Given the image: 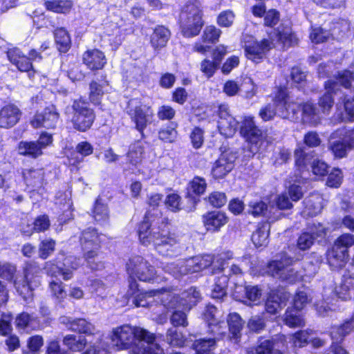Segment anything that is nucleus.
<instances>
[{"label": "nucleus", "mask_w": 354, "mask_h": 354, "mask_svg": "<svg viewBox=\"0 0 354 354\" xmlns=\"http://www.w3.org/2000/svg\"><path fill=\"white\" fill-rule=\"evenodd\" d=\"M169 224V218L163 217L160 211L152 212L151 209H147L138 224L137 235L140 243L145 247L152 243L159 254L171 255L170 252L179 248L180 242L176 234L164 230Z\"/></svg>", "instance_id": "obj_1"}, {"label": "nucleus", "mask_w": 354, "mask_h": 354, "mask_svg": "<svg viewBox=\"0 0 354 354\" xmlns=\"http://www.w3.org/2000/svg\"><path fill=\"white\" fill-rule=\"evenodd\" d=\"M203 10L200 0H187L180 8L178 24L180 35L186 39L200 35L205 26Z\"/></svg>", "instance_id": "obj_2"}, {"label": "nucleus", "mask_w": 354, "mask_h": 354, "mask_svg": "<svg viewBox=\"0 0 354 354\" xmlns=\"http://www.w3.org/2000/svg\"><path fill=\"white\" fill-rule=\"evenodd\" d=\"M70 330L79 334H68L63 337V344L72 352H80L88 344L86 337H94L96 334L95 326L84 318H75L67 322Z\"/></svg>", "instance_id": "obj_3"}, {"label": "nucleus", "mask_w": 354, "mask_h": 354, "mask_svg": "<svg viewBox=\"0 0 354 354\" xmlns=\"http://www.w3.org/2000/svg\"><path fill=\"white\" fill-rule=\"evenodd\" d=\"M127 113L134 124L135 129L140 133L141 139H145V130L154 120L155 113L152 106L141 98H133L127 102Z\"/></svg>", "instance_id": "obj_4"}, {"label": "nucleus", "mask_w": 354, "mask_h": 354, "mask_svg": "<svg viewBox=\"0 0 354 354\" xmlns=\"http://www.w3.org/2000/svg\"><path fill=\"white\" fill-rule=\"evenodd\" d=\"M21 270L22 279L14 281V288L20 296L26 298L40 286L42 269L37 261H26Z\"/></svg>", "instance_id": "obj_5"}, {"label": "nucleus", "mask_w": 354, "mask_h": 354, "mask_svg": "<svg viewBox=\"0 0 354 354\" xmlns=\"http://www.w3.org/2000/svg\"><path fill=\"white\" fill-rule=\"evenodd\" d=\"M71 109V122L73 128L81 133L90 130L95 121L96 114L94 109L91 107L89 102L80 96L73 100Z\"/></svg>", "instance_id": "obj_6"}, {"label": "nucleus", "mask_w": 354, "mask_h": 354, "mask_svg": "<svg viewBox=\"0 0 354 354\" xmlns=\"http://www.w3.org/2000/svg\"><path fill=\"white\" fill-rule=\"evenodd\" d=\"M126 271L129 279H138L140 281L153 283L158 278L155 267L140 255H134L128 259Z\"/></svg>", "instance_id": "obj_7"}, {"label": "nucleus", "mask_w": 354, "mask_h": 354, "mask_svg": "<svg viewBox=\"0 0 354 354\" xmlns=\"http://www.w3.org/2000/svg\"><path fill=\"white\" fill-rule=\"evenodd\" d=\"M331 140L328 150L336 159L346 158L348 153L354 149V127L338 128L330 135Z\"/></svg>", "instance_id": "obj_8"}, {"label": "nucleus", "mask_w": 354, "mask_h": 354, "mask_svg": "<svg viewBox=\"0 0 354 354\" xmlns=\"http://www.w3.org/2000/svg\"><path fill=\"white\" fill-rule=\"evenodd\" d=\"M60 120V113L54 104L46 106L41 111H37L29 123L34 129H55Z\"/></svg>", "instance_id": "obj_9"}, {"label": "nucleus", "mask_w": 354, "mask_h": 354, "mask_svg": "<svg viewBox=\"0 0 354 354\" xmlns=\"http://www.w3.org/2000/svg\"><path fill=\"white\" fill-rule=\"evenodd\" d=\"M241 136L250 147H257L266 138L267 131L256 124L254 117L252 115L243 118L240 126Z\"/></svg>", "instance_id": "obj_10"}, {"label": "nucleus", "mask_w": 354, "mask_h": 354, "mask_svg": "<svg viewBox=\"0 0 354 354\" xmlns=\"http://www.w3.org/2000/svg\"><path fill=\"white\" fill-rule=\"evenodd\" d=\"M263 270L267 276L283 282L292 283L297 277L295 270L283 259L270 260L263 266Z\"/></svg>", "instance_id": "obj_11"}, {"label": "nucleus", "mask_w": 354, "mask_h": 354, "mask_svg": "<svg viewBox=\"0 0 354 354\" xmlns=\"http://www.w3.org/2000/svg\"><path fill=\"white\" fill-rule=\"evenodd\" d=\"M221 33L222 31L214 25L206 26L199 39L193 44L192 52L206 55L218 42Z\"/></svg>", "instance_id": "obj_12"}, {"label": "nucleus", "mask_w": 354, "mask_h": 354, "mask_svg": "<svg viewBox=\"0 0 354 354\" xmlns=\"http://www.w3.org/2000/svg\"><path fill=\"white\" fill-rule=\"evenodd\" d=\"M216 115L218 116L217 127L220 133L225 137L232 136L236 131L238 122L230 113L228 104L226 103L218 104Z\"/></svg>", "instance_id": "obj_13"}, {"label": "nucleus", "mask_w": 354, "mask_h": 354, "mask_svg": "<svg viewBox=\"0 0 354 354\" xmlns=\"http://www.w3.org/2000/svg\"><path fill=\"white\" fill-rule=\"evenodd\" d=\"M272 47V42L263 38L261 41H248L243 46V49L246 58L258 64L263 61Z\"/></svg>", "instance_id": "obj_14"}, {"label": "nucleus", "mask_w": 354, "mask_h": 354, "mask_svg": "<svg viewBox=\"0 0 354 354\" xmlns=\"http://www.w3.org/2000/svg\"><path fill=\"white\" fill-rule=\"evenodd\" d=\"M207 188V183L205 178L194 176L187 183L185 194L187 202L191 207L187 210H195L197 204L200 202V197L203 195Z\"/></svg>", "instance_id": "obj_15"}, {"label": "nucleus", "mask_w": 354, "mask_h": 354, "mask_svg": "<svg viewBox=\"0 0 354 354\" xmlns=\"http://www.w3.org/2000/svg\"><path fill=\"white\" fill-rule=\"evenodd\" d=\"M6 57L8 61L21 73H27L29 77L35 76L36 71L34 69L31 59L24 54L23 51L17 48H8L6 52Z\"/></svg>", "instance_id": "obj_16"}, {"label": "nucleus", "mask_w": 354, "mask_h": 354, "mask_svg": "<svg viewBox=\"0 0 354 354\" xmlns=\"http://www.w3.org/2000/svg\"><path fill=\"white\" fill-rule=\"evenodd\" d=\"M133 326L122 325L113 330L111 342L117 350H127L135 345Z\"/></svg>", "instance_id": "obj_17"}, {"label": "nucleus", "mask_w": 354, "mask_h": 354, "mask_svg": "<svg viewBox=\"0 0 354 354\" xmlns=\"http://www.w3.org/2000/svg\"><path fill=\"white\" fill-rule=\"evenodd\" d=\"M167 291L166 288L153 289L149 290H142L140 289V285L136 279H129V286L127 292V298H133L132 303L135 307L139 308L144 306L142 301L147 297H153L158 295L165 293Z\"/></svg>", "instance_id": "obj_18"}, {"label": "nucleus", "mask_w": 354, "mask_h": 354, "mask_svg": "<svg viewBox=\"0 0 354 354\" xmlns=\"http://www.w3.org/2000/svg\"><path fill=\"white\" fill-rule=\"evenodd\" d=\"M203 225L207 232L216 233L221 231L228 222L227 214L221 210L207 211L201 216Z\"/></svg>", "instance_id": "obj_19"}, {"label": "nucleus", "mask_w": 354, "mask_h": 354, "mask_svg": "<svg viewBox=\"0 0 354 354\" xmlns=\"http://www.w3.org/2000/svg\"><path fill=\"white\" fill-rule=\"evenodd\" d=\"M337 82L333 80H327L324 83V92L318 97L317 106L322 115H328L334 104V95L337 93Z\"/></svg>", "instance_id": "obj_20"}, {"label": "nucleus", "mask_w": 354, "mask_h": 354, "mask_svg": "<svg viewBox=\"0 0 354 354\" xmlns=\"http://www.w3.org/2000/svg\"><path fill=\"white\" fill-rule=\"evenodd\" d=\"M22 111L14 103H7L0 108V129H10L21 120Z\"/></svg>", "instance_id": "obj_21"}, {"label": "nucleus", "mask_w": 354, "mask_h": 354, "mask_svg": "<svg viewBox=\"0 0 354 354\" xmlns=\"http://www.w3.org/2000/svg\"><path fill=\"white\" fill-rule=\"evenodd\" d=\"M294 166L292 176L290 178L295 183H304L303 174L308 171V154L306 152L304 147H298L294 150Z\"/></svg>", "instance_id": "obj_22"}, {"label": "nucleus", "mask_w": 354, "mask_h": 354, "mask_svg": "<svg viewBox=\"0 0 354 354\" xmlns=\"http://www.w3.org/2000/svg\"><path fill=\"white\" fill-rule=\"evenodd\" d=\"M308 228L310 232H302L297 241V248L303 251L308 250L313 245L316 238H323L326 234V227L320 223H313Z\"/></svg>", "instance_id": "obj_23"}, {"label": "nucleus", "mask_w": 354, "mask_h": 354, "mask_svg": "<svg viewBox=\"0 0 354 354\" xmlns=\"http://www.w3.org/2000/svg\"><path fill=\"white\" fill-rule=\"evenodd\" d=\"M171 36V30L164 25H157L153 28L149 35V44L153 51L159 53L167 47Z\"/></svg>", "instance_id": "obj_24"}, {"label": "nucleus", "mask_w": 354, "mask_h": 354, "mask_svg": "<svg viewBox=\"0 0 354 354\" xmlns=\"http://www.w3.org/2000/svg\"><path fill=\"white\" fill-rule=\"evenodd\" d=\"M82 62L86 68L93 72L102 70L106 64L104 53L97 49H88L82 54Z\"/></svg>", "instance_id": "obj_25"}, {"label": "nucleus", "mask_w": 354, "mask_h": 354, "mask_svg": "<svg viewBox=\"0 0 354 354\" xmlns=\"http://www.w3.org/2000/svg\"><path fill=\"white\" fill-rule=\"evenodd\" d=\"M100 80H93L89 83L88 102L94 106L102 105L103 96L106 91L104 88L109 85L107 75L103 74Z\"/></svg>", "instance_id": "obj_26"}, {"label": "nucleus", "mask_w": 354, "mask_h": 354, "mask_svg": "<svg viewBox=\"0 0 354 354\" xmlns=\"http://www.w3.org/2000/svg\"><path fill=\"white\" fill-rule=\"evenodd\" d=\"M290 294L284 290L277 289L272 290L268 295L266 303L265 310L270 315H275L281 308V306L286 305Z\"/></svg>", "instance_id": "obj_27"}, {"label": "nucleus", "mask_w": 354, "mask_h": 354, "mask_svg": "<svg viewBox=\"0 0 354 354\" xmlns=\"http://www.w3.org/2000/svg\"><path fill=\"white\" fill-rule=\"evenodd\" d=\"M274 32L277 37V41L284 48H289L299 44V39L296 33L289 25L281 24L274 29Z\"/></svg>", "instance_id": "obj_28"}, {"label": "nucleus", "mask_w": 354, "mask_h": 354, "mask_svg": "<svg viewBox=\"0 0 354 354\" xmlns=\"http://www.w3.org/2000/svg\"><path fill=\"white\" fill-rule=\"evenodd\" d=\"M348 258L349 254L344 252L333 245L326 252V262L333 271L342 270L346 264Z\"/></svg>", "instance_id": "obj_29"}, {"label": "nucleus", "mask_w": 354, "mask_h": 354, "mask_svg": "<svg viewBox=\"0 0 354 354\" xmlns=\"http://www.w3.org/2000/svg\"><path fill=\"white\" fill-rule=\"evenodd\" d=\"M351 290H354V257L343 274L339 290L337 293L338 297L343 300L350 298Z\"/></svg>", "instance_id": "obj_30"}, {"label": "nucleus", "mask_w": 354, "mask_h": 354, "mask_svg": "<svg viewBox=\"0 0 354 354\" xmlns=\"http://www.w3.org/2000/svg\"><path fill=\"white\" fill-rule=\"evenodd\" d=\"M233 162L225 156L221 155L213 163L211 175L214 180L223 179L233 169Z\"/></svg>", "instance_id": "obj_31"}, {"label": "nucleus", "mask_w": 354, "mask_h": 354, "mask_svg": "<svg viewBox=\"0 0 354 354\" xmlns=\"http://www.w3.org/2000/svg\"><path fill=\"white\" fill-rule=\"evenodd\" d=\"M145 147L140 140H135L129 147L126 156L129 165L136 167L145 158Z\"/></svg>", "instance_id": "obj_32"}, {"label": "nucleus", "mask_w": 354, "mask_h": 354, "mask_svg": "<svg viewBox=\"0 0 354 354\" xmlns=\"http://www.w3.org/2000/svg\"><path fill=\"white\" fill-rule=\"evenodd\" d=\"M55 43L60 54L67 53L72 46L71 37L64 27H57L53 31Z\"/></svg>", "instance_id": "obj_33"}, {"label": "nucleus", "mask_w": 354, "mask_h": 354, "mask_svg": "<svg viewBox=\"0 0 354 354\" xmlns=\"http://www.w3.org/2000/svg\"><path fill=\"white\" fill-rule=\"evenodd\" d=\"M35 140H21L17 145L18 155L30 159H37L44 154Z\"/></svg>", "instance_id": "obj_34"}, {"label": "nucleus", "mask_w": 354, "mask_h": 354, "mask_svg": "<svg viewBox=\"0 0 354 354\" xmlns=\"http://www.w3.org/2000/svg\"><path fill=\"white\" fill-rule=\"evenodd\" d=\"M230 281V275L221 274L214 278L212 285L211 297L219 301H223L227 295V287Z\"/></svg>", "instance_id": "obj_35"}, {"label": "nucleus", "mask_w": 354, "mask_h": 354, "mask_svg": "<svg viewBox=\"0 0 354 354\" xmlns=\"http://www.w3.org/2000/svg\"><path fill=\"white\" fill-rule=\"evenodd\" d=\"M230 338L239 340L241 336V331L243 328L245 322L241 315L236 313H230L226 318Z\"/></svg>", "instance_id": "obj_36"}, {"label": "nucleus", "mask_w": 354, "mask_h": 354, "mask_svg": "<svg viewBox=\"0 0 354 354\" xmlns=\"http://www.w3.org/2000/svg\"><path fill=\"white\" fill-rule=\"evenodd\" d=\"M43 6L47 11L55 14H69L73 8L72 0H44Z\"/></svg>", "instance_id": "obj_37"}, {"label": "nucleus", "mask_w": 354, "mask_h": 354, "mask_svg": "<svg viewBox=\"0 0 354 354\" xmlns=\"http://www.w3.org/2000/svg\"><path fill=\"white\" fill-rule=\"evenodd\" d=\"M214 263H212V271L211 274L222 273L228 266V261L234 258V253L231 250H223L218 253L212 254Z\"/></svg>", "instance_id": "obj_38"}, {"label": "nucleus", "mask_w": 354, "mask_h": 354, "mask_svg": "<svg viewBox=\"0 0 354 354\" xmlns=\"http://www.w3.org/2000/svg\"><path fill=\"white\" fill-rule=\"evenodd\" d=\"M270 227L266 222H260L252 233L251 239L257 248L266 247L269 243Z\"/></svg>", "instance_id": "obj_39"}, {"label": "nucleus", "mask_w": 354, "mask_h": 354, "mask_svg": "<svg viewBox=\"0 0 354 354\" xmlns=\"http://www.w3.org/2000/svg\"><path fill=\"white\" fill-rule=\"evenodd\" d=\"M91 216L95 221L98 223H106L109 219V210L106 203H104L102 198L98 196L91 209Z\"/></svg>", "instance_id": "obj_40"}, {"label": "nucleus", "mask_w": 354, "mask_h": 354, "mask_svg": "<svg viewBox=\"0 0 354 354\" xmlns=\"http://www.w3.org/2000/svg\"><path fill=\"white\" fill-rule=\"evenodd\" d=\"M82 249H88L89 246L101 245L100 234L97 229L89 227L82 231L80 238Z\"/></svg>", "instance_id": "obj_41"}, {"label": "nucleus", "mask_w": 354, "mask_h": 354, "mask_svg": "<svg viewBox=\"0 0 354 354\" xmlns=\"http://www.w3.org/2000/svg\"><path fill=\"white\" fill-rule=\"evenodd\" d=\"M178 124L176 122L171 121L168 122L158 131V139L164 143H174L178 137Z\"/></svg>", "instance_id": "obj_42"}, {"label": "nucleus", "mask_w": 354, "mask_h": 354, "mask_svg": "<svg viewBox=\"0 0 354 354\" xmlns=\"http://www.w3.org/2000/svg\"><path fill=\"white\" fill-rule=\"evenodd\" d=\"M165 205L166 208L174 212H179L181 210H185L187 212H191L194 210H187L191 207V203H188L187 205H184L182 202L181 196L177 193H171L167 195L165 200Z\"/></svg>", "instance_id": "obj_43"}, {"label": "nucleus", "mask_w": 354, "mask_h": 354, "mask_svg": "<svg viewBox=\"0 0 354 354\" xmlns=\"http://www.w3.org/2000/svg\"><path fill=\"white\" fill-rule=\"evenodd\" d=\"M50 226V221L49 217L46 214L37 216L33 221V227L28 226V230H21L22 234L30 236L35 232L40 233L44 232L49 229Z\"/></svg>", "instance_id": "obj_44"}, {"label": "nucleus", "mask_w": 354, "mask_h": 354, "mask_svg": "<svg viewBox=\"0 0 354 354\" xmlns=\"http://www.w3.org/2000/svg\"><path fill=\"white\" fill-rule=\"evenodd\" d=\"M101 245H95L93 246H89L88 249H82L83 257L85 261L87 263L88 266L93 270H97L103 267L102 261H95V259L98 257Z\"/></svg>", "instance_id": "obj_45"}, {"label": "nucleus", "mask_w": 354, "mask_h": 354, "mask_svg": "<svg viewBox=\"0 0 354 354\" xmlns=\"http://www.w3.org/2000/svg\"><path fill=\"white\" fill-rule=\"evenodd\" d=\"M353 330L351 323L347 322V320L339 325L333 326L330 331L332 342H338L342 344L345 337L350 334Z\"/></svg>", "instance_id": "obj_46"}, {"label": "nucleus", "mask_w": 354, "mask_h": 354, "mask_svg": "<svg viewBox=\"0 0 354 354\" xmlns=\"http://www.w3.org/2000/svg\"><path fill=\"white\" fill-rule=\"evenodd\" d=\"M167 343L171 347L183 348L185 346L187 338L176 328H169L165 335Z\"/></svg>", "instance_id": "obj_47"}, {"label": "nucleus", "mask_w": 354, "mask_h": 354, "mask_svg": "<svg viewBox=\"0 0 354 354\" xmlns=\"http://www.w3.org/2000/svg\"><path fill=\"white\" fill-rule=\"evenodd\" d=\"M207 333L215 342L222 339L226 335V326L224 320L217 319L207 324Z\"/></svg>", "instance_id": "obj_48"}, {"label": "nucleus", "mask_w": 354, "mask_h": 354, "mask_svg": "<svg viewBox=\"0 0 354 354\" xmlns=\"http://www.w3.org/2000/svg\"><path fill=\"white\" fill-rule=\"evenodd\" d=\"M295 308L288 307L283 315V323L289 328L303 327L305 324L304 319Z\"/></svg>", "instance_id": "obj_49"}, {"label": "nucleus", "mask_w": 354, "mask_h": 354, "mask_svg": "<svg viewBox=\"0 0 354 354\" xmlns=\"http://www.w3.org/2000/svg\"><path fill=\"white\" fill-rule=\"evenodd\" d=\"M216 343L215 339L201 338L195 340L192 347L195 351L194 354H212L211 351Z\"/></svg>", "instance_id": "obj_50"}, {"label": "nucleus", "mask_w": 354, "mask_h": 354, "mask_svg": "<svg viewBox=\"0 0 354 354\" xmlns=\"http://www.w3.org/2000/svg\"><path fill=\"white\" fill-rule=\"evenodd\" d=\"M22 178L27 185L34 186L43 178L44 172L42 168H29L23 169Z\"/></svg>", "instance_id": "obj_51"}, {"label": "nucleus", "mask_w": 354, "mask_h": 354, "mask_svg": "<svg viewBox=\"0 0 354 354\" xmlns=\"http://www.w3.org/2000/svg\"><path fill=\"white\" fill-rule=\"evenodd\" d=\"M17 267L10 262H0V278L8 282L12 283L14 286V281L16 278Z\"/></svg>", "instance_id": "obj_52"}, {"label": "nucleus", "mask_w": 354, "mask_h": 354, "mask_svg": "<svg viewBox=\"0 0 354 354\" xmlns=\"http://www.w3.org/2000/svg\"><path fill=\"white\" fill-rule=\"evenodd\" d=\"M310 333L307 330H299L291 335L290 342L294 348H303L310 343Z\"/></svg>", "instance_id": "obj_53"}, {"label": "nucleus", "mask_w": 354, "mask_h": 354, "mask_svg": "<svg viewBox=\"0 0 354 354\" xmlns=\"http://www.w3.org/2000/svg\"><path fill=\"white\" fill-rule=\"evenodd\" d=\"M134 343L136 345V341L145 342L148 344H153L156 341V336L154 333H150L145 328L139 326H133Z\"/></svg>", "instance_id": "obj_54"}, {"label": "nucleus", "mask_w": 354, "mask_h": 354, "mask_svg": "<svg viewBox=\"0 0 354 354\" xmlns=\"http://www.w3.org/2000/svg\"><path fill=\"white\" fill-rule=\"evenodd\" d=\"M290 77L295 87L299 90L305 87L307 82L306 75L299 66L292 67Z\"/></svg>", "instance_id": "obj_55"}, {"label": "nucleus", "mask_w": 354, "mask_h": 354, "mask_svg": "<svg viewBox=\"0 0 354 354\" xmlns=\"http://www.w3.org/2000/svg\"><path fill=\"white\" fill-rule=\"evenodd\" d=\"M194 270L199 272L205 269H209V272L212 271V263L214 258L212 254H204L196 257L194 259Z\"/></svg>", "instance_id": "obj_56"}, {"label": "nucleus", "mask_w": 354, "mask_h": 354, "mask_svg": "<svg viewBox=\"0 0 354 354\" xmlns=\"http://www.w3.org/2000/svg\"><path fill=\"white\" fill-rule=\"evenodd\" d=\"M48 288L52 297L59 300V301H63L66 298L67 292L65 290V285L61 281L53 280L50 281Z\"/></svg>", "instance_id": "obj_57"}, {"label": "nucleus", "mask_w": 354, "mask_h": 354, "mask_svg": "<svg viewBox=\"0 0 354 354\" xmlns=\"http://www.w3.org/2000/svg\"><path fill=\"white\" fill-rule=\"evenodd\" d=\"M205 200L212 207L216 209L223 207L227 201L225 193L218 191L209 193Z\"/></svg>", "instance_id": "obj_58"}, {"label": "nucleus", "mask_w": 354, "mask_h": 354, "mask_svg": "<svg viewBox=\"0 0 354 354\" xmlns=\"http://www.w3.org/2000/svg\"><path fill=\"white\" fill-rule=\"evenodd\" d=\"M106 35L108 37L109 45L115 50L118 48L123 41L122 31L118 26H115L110 31L107 30Z\"/></svg>", "instance_id": "obj_59"}, {"label": "nucleus", "mask_w": 354, "mask_h": 354, "mask_svg": "<svg viewBox=\"0 0 354 354\" xmlns=\"http://www.w3.org/2000/svg\"><path fill=\"white\" fill-rule=\"evenodd\" d=\"M299 107L301 109L303 118L308 120H312L315 117L321 115L317 104L312 102L307 101L299 104Z\"/></svg>", "instance_id": "obj_60"}, {"label": "nucleus", "mask_w": 354, "mask_h": 354, "mask_svg": "<svg viewBox=\"0 0 354 354\" xmlns=\"http://www.w3.org/2000/svg\"><path fill=\"white\" fill-rule=\"evenodd\" d=\"M333 245L348 254V249L354 245V235L349 233L342 234L337 238Z\"/></svg>", "instance_id": "obj_61"}, {"label": "nucleus", "mask_w": 354, "mask_h": 354, "mask_svg": "<svg viewBox=\"0 0 354 354\" xmlns=\"http://www.w3.org/2000/svg\"><path fill=\"white\" fill-rule=\"evenodd\" d=\"M56 243L52 239L42 240L39 245V257L41 259H48L55 250Z\"/></svg>", "instance_id": "obj_62"}, {"label": "nucleus", "mask_w": 354, "mask_h": 354, "mask_svg": "<svg viewBox=\"0 0 354 354\" xmlns=\"http://www.w3.org/2000/svg\"><path fill=\"white\" fill-rule=\"evenodd\" d=\"M266 326L264 313L252 317L248 321V327L252 332L259 333L263 330Z\"/></svg>", "instance_id": "obj_63"}, {"label": "nucleus", "mask_w": 354, "mask_h": 354, "mask_svg": "<svg viewBox=\"0 0 354 354\" xmlns=\"http://www.w3.org/2000/svg\"><path fill=\"white\" fill-rule=\"evenodd\" d=\"M274 347L273 339H264L260 337L258 340V344L254 347L253 354H272Z\"/></svg>", "instance_id": "obj_64"}]
</instances>
